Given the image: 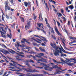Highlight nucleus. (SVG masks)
<instances>
[{"label":"nucleus","instance_id":"1","mask_svg":"<svg viewBox=\"0 0 76 76\" xmlns=\"http://www.w3.org/2000/svg\"><path fill=\"white\" fill-rule=\"evenodd\" d=\"M5 11H7V9L8 10H10V8L8 6V1L5 2Z\"/></svg>","mask_w":76,"mask_h":76},{"label":"nucleus","instance_id":"2","mask_svg":"<svg viewBox=\"0 0 76 76\" xmlns=\"http://www.w3.org/2000/svg\"><path fill=\"white\" fill-rule=\"evenodd\" d=\"M41 65H42L43 66H45V67H44V69H45V70H48V71H52L50 69H48V67H49V66H47V64H44V63H40Z\"/></svg>","mask_w":76,"mask_h":76},{"label":"nucleus","instance_id":"3","mask_svg":"<svg viewBox=\"0 0 76 76\" xmlns=\"http://www.w3.org/2000/svg\"><path fill=\"white\" fill-rule=\"evenodd\" d=\"M26 71L29 73H32V72H39L38 70H32L30 68H27L26 69Z\"/></svg>","mask_w":76,"mask_h":76},{"label":"nucleus","instance_id":"4","mask_svg":"<svg viewBox=\"0 0 76 76\" xmlns=\"http://www.w3.org/2000/svg\"><path fill=\"white\" fill-rule=\"evenodd\" d=\"M50 45H51V47L54 48L56 50H58L59 48H60L59 47L57 46L56 45V44L55 43L53 44L52 43H50Z\"/></svg>","mask_w":76,"mask_h":76},{"label":"nucleus","instance_id":"5","mask_svg":"<svg viewBox=\"0 0 76 76\" xmlns=\"http://www.w3.org/2000/svg\"><path fill=\"white\" fill-rule=\"evenodd\" d=\"M60 53L61 54L62 53V52L61 50H60L58 49L56 50L55 51L54 53V55L55 56H59V53Z\"/></svg>","mask_w":76,"mask_h":76},{"label":"nucleus","instance_id":"6","mask_svg":"<svg viewBox=\"0 0 76 76\" xmlns=\"http://www.w3.org/2000/svg\"><path fill=\"white\" fill-rule=\"evenodd\" d=\"M34 36H35V37H38V38H40V39H42V41H46V42H47V41H48L45 38V37H44L42 36L39 37L38 36L36 35H34Z\"/></svg>","mask_w":76,"mask_h":76},{"label":"nucleus","instance_id":"7","mask_svg":"<svg viewBox=\"0 0 76 76\" xmlns=\"http://www.w3.org/2000/svg\"><path fill=\"white\" fill-rule=\"evenodd\" d=\"M54 28L55 29L56 32L58 35H61V34L60 33V32L58 30V29H57V26H55L54 27Z\"/></svg>","mask_w":76,"mask_h":76},{"label":"nucleus","instance_id":"8","mask_svg":"<svg viewBox=\"0 0 76 76\" xmlns=\"http://www.w3.org/2000/svg\"><path fill=\"white\" fill-rule=\"evenodd\" d=\"M27 24L28 25H26L25 27L26 30H27V28L29 29V27L31 26V25H30V22L28 21L27 22Z\"/></svg>","mask_w":76,"mask_h":76},{"label":"nucleus","instance_id":"9","mask_svg":"<svg viewBox=\"0 0 76 76\" xmlns=\"http://www.w3.org/2000/svg\"><path fill=\"white\" fill-rule=\"evenodd\" d=\"M26 63H28V62H29V63H34V62L32 60H28L26 61Z\"/></svg>","mask_w":76,"mask_h":76},{"label":"nucleus","instance_id":"10","mask_svg":"<svg viewBox=\"0 0 76 76\" xmlns=\"http://www.w3.org/2000/svg\"><path fill=\"white\" fill-rule=\"evenodd\" d=\"M7 50H8V51L10 52V53H15V51L13 50L12 49L8 48Z\"/></svg>","mask_w":76,"mask_h":76},{"label":"nucleus","instance_id":"11","mask_svg":"<svg viewBox=\"0 0 76 76\" xmlns=\"http://www.w3.org/2000/svg\"><path fill=\"white\" fill-rule=\"evenodd\" d=\"M53 61L54 62V63H58V64H61V63L62 64V63L61 62H57V60H55L54 59H53Z\"/></svg>","mask_w":76,"mask_h":76},{"label":"nucleus","instance_id":"12","mask_svg":"<svg viewBox=\"0 0 76 76\" xmlns=\"http://www.w3.org/2000/svg\"><path fill=\"white\" fill-rule=\"evenodd\" d=\"M66 63L68 64V65H69V66H72L74 65V64H73V63H69L67 62H66Z\"/></svg>","mask_w":76,"mask_h":76},{"label":"nucleus","instance_id":"13","mask_svg":"<svg viewBox=\"0 0 76 76\" xmlns=\"http://www.w3.org/2000/svg\"><path fill=\"white\" fill-rule=\"evenodd\" d=\"M19 44H20V42H17V44H15V47H16L17 48H18V47L19 46Z\"/></svg>","mask_w":76,"mask_h":76},{"label":"nucleus","instance_id":"14","mask_svg":"<svg viewBox=\"0 0 76 76\" xmlns=\"http://www.w3.org/2000/svg\"><path fill=\"white\" fill-rule=\"evenodd\" d=\"M56 73H57L58 74H60V73H63V72L62 71H61L58 70H56Z\"/></svg>","mask_w":76,"mask_h":76},{"label":"nucleus","instance_id":"15","mask_svg":"<svg viewBox=\"0 0 76 76\" xmlns=\"http://www.w3.org/2000/svg\"><path fill=\"white\" fill-rule=\"evenodd\" d=\"M68 7L69 8V9H70L71 10H72V9H73L74 8L73 6L72 5L69 6Z\"/></svg>","mask_w":76,"mask_h":76},{"label":"nucleus","instance_id":"16","mask_svg":"<svg viewBox=\"0 0 76 76\" xmlns=\"http://www.w3.org/2000/svg\"><path fill=\"white\" fill-rule=\"evenodd\" d=\"M0 29H2V31H3V32H4V33H5V34L6 33V31H4V28H3V27H1L0 28Z\"/></svg>","mask_w":76,"mask_h":76},{"label":"nucleus","instance_id":"17","mask_svg":"<svg viewBox=\"0 0 76 76\" xmlns=\"http://www.w3.org/2000/svg\"><path fill=\"white\" fill-rule=\"evenodd\" d=\"M32 76H42V74H32Z\"/></svg>","mask_w":76,"mask_h":76},{"label":"nucleus","instance_id":"18","mask_svg":"<svg viewBox=\"0 0 76 76\" xmlns=\"http://www.w3.org/2000/svg\"><path fill=\"white\" fill-rule=\"evenodd\" d=\"M38 26H39V28H41V26H43V24L41 23H39L38 24Z\"/></svg>","mask_w":76,"mask_h":76},{"label":"nucleus","instance_id":"19","mask_svg":"<svg viewBox=\"0 0 76 76\" xmlns=\"http://www.w3.org/2000/svg\"><path fill=\"white\" fill-rule=\"evenodd\" d=\"M23 40H21V43H24L25 42H26V39H23Z\"/></svg>","mask_w":76,"mask_h":76},{"label":"nucleus","instance_id":"20","mask_svg":"<svg viewBox=\"0 0 76 76\" xmlns=\"http://www.w3.org/2000/svg\"><path fill=\"white\" fill-rule=\"evenodd\" d=\"M71 60H74L75 61H71V62H73L74 63H76V59L75 58L71 59Z\"/></svg>","mask_w":76,"mask_h":76},{"label":"nucleus","instance_id":"21","mask_svg":"<svg viewBox=\"0 0 76 76\" xmlns=\"http://www.w3.org/2000/svg\"><path fill=\"white\" fill-rule=\"evenodd\" d=\"M57 14L58 17L60 16H63V15H62V14H61L60 13H58V12Z\"/></svg>","mask_w":76,"mask_h":76},{"label":"nucleus","instance_id":"22","mask_svg":"<svg viewBox=\"0 0 76 76\" xmlns=\"http://www.w3.org/2000/svg\"><path fill=\"white\" fill-rule=\"evenodd\" d=\"M0 45L2 46V47H4V48H7L4 44H2V45L0 44Z\"/></svg>","mask_w":76,"mask_h":76},{"label":"nucleus","instance_id":"23","mask_svg":"<svg viewBox=\"0 0 76 76\" xmlns=\"http://www.w3.org/2000/svg\"><path fill=\"white\" fill-rule=\"evenodd\" d=\"M24 3L26 7H27L28 6V3L26 2H24Z\"/></svg>","mask_w":76,"mask_h":76},{"label":"nucleus","instance_id":"24","mask_svg":"<svg viewBox=\"0 0 76 76\" xmlns=\"http://www.w3.org/2000/svg\"><path fill=\"white\" fill-rule=\"evenodd\" d=\"M33 16H34V17H33L34 20H35V19H37V16H36L35 15V14H33Z\"/></svg>","mask_w":76,"mask_h":76},{"label":"nucleus","instance_id":"25","mask_svg":"<svg viewBox=\"0 0 76 76\" xmlns=\"http://www.w3.org/2000/svg\"><path fill=\"white\" fill-rule=\"evenodd\" d=\"M38 55H39V56H44V54L42 53H39Z\"/></svg>","mask_w":76,"mask_h":76},{"label":"nucleus","instance_id":"26","mask_svg":"<svg viewBox=\"0 0 76 76\" xmlns=\"http://www.w3.org/2000/svg\"><path fill=\"white\" fill-rule=\"evenodd\" d=\"M1 35L2 37H3V38H4L6 39V35H5L4 34H1Z\"/></svg>","mask_w":76,"mask_h":76},{"label":"nucleus","instance_id":"27","mask_svg":"<svg viewBox=\"0 0 76 76\" xmlns=\"http://www.w3.org/2000/svg\"><path fill=\"white\" fill-rule=\"evenodd\" d=\"M52 38H53V39H55V40L56 39V37H55V36H54L53 35H52Z\"/></svg>","mask_w":76,"mask_h":76},{"label":"nucleus","instance_id":"28","mask_svg":"<svg viewBox=\"0 0 76 76\" xmlns=\"http://www.w3.org/2000/svg\"><path fill=\"white\" fill-rule=\"evenodd\" d=\"M21 19L22 21L23 22H25V20H24V18H21Z\"/></svg>","mask_w":76,"mask_h":76},{"label":"nucleus","instance_id":"29","mask_svg":"<svg viewBox=\"0 0 76 76\" xmlns=\"http://www.w3.org/2000/svg\"><path fill=\"white\" fill-rule=\"evenodd\" d=\"M61 61H62V62H63V63H66V61H64V60L63 59H62L61 58Z\"/></svg>","mask_w":76,"mask_h":76},{"label":"nucleus","instance_id":"30","mask_svg":"<svg viewBox=\"0 0 76 76\" xmlns=\"http://www.w3.org/2000/svg\"><path fill=\"white\" fill-rule=\"evenodd\" d=\"M45 60L44 58H42V59H41V61H43V62H45Z\"/></svg>","mask_w":76,"mask_h":76},{"label":"nucleus","instance_id":"31","mask_svg":"<svg viewBox=\"0 0 76 76\" xmlns=\"http://www.w3.org/2000/svg\"><path fill=\"white\" fill-rule=\"evenodd\" d=\"M4 52H5V53H6V54H10V53L7 50H4Z\"/></svg>","mask_w":76,"mask_h":76},{"label":"nucleus","instance_id":"32","mask_svg":"<svg viewBox=\"0 0 76 76\" xmlns=\"http://www.w3.org/2000/svg\"><path fill=\"white\" fill-rule=\"evenodd\" d=\"M26 57H28V58H31V57H32V55H26Z\"/></svg>","mask_w":76,"mask_h":76},{"label":"nucleus","instance_id":"33","mask_svg":"<svg viewBox=\"0 0 76 76\" xmlns=\"http://www.w3.org/2000/svg\"><path fill=\"white\" fill-rule=\"evenodd\" d=\"M57 22L58 26H60V23L57 21Z\"/></svg>","mask_w":76,"mask_h":76},{"label":"nucleus","instance_id":"34","mask_svg":"<svg viewBox=\"0 0 76 76\" xmlns=\"http://www.w3.org/2000/svg\"><path fill=\"white\" fill-rule=\"evenodd\" d=\"M58 66L57 65H54L53 66V69H57V68Z\"/></svg>","mask_w":76,"mask_h":76},{"label":"nucleus","instance_id":"35","mask_svg":"<svg viewBox=\"0 0 76 76\" xmlns=\"http://www.w3.org/2000/svg\"><path fill=\"white\" fill-rule=\"evenodd\" d=\"M26 65H27V66H28L29 67H31V66H30V64H29L28 63H26Z\"/></svg>","mask_w":76,"mask_h":76},{"label":"nucleus","instance_id":"36","mask_svg":"<svg viewBox=\"0 0 76 76\" xmlns=\"http://www.w3.org/2000/svg\"><path fill=\"white\" fill-rule=\"evenodd\" d=\"M45 20L46 22V24H48V22H47V21H48V20H47V19L45 18Z\"/></svg>","mask_w":76,"mask_h":76},{"label":"nucleus","instance_id":"37","mask_svg":"<svg viewBox=\"0 0 76 76\" xmlns=\"http://www.w3.org/2000/svg\"><path fill=\"white\" fill-rule=\"evenodd\" d=\"M63 19H64V21H66V18L65 17H63Z\"/></svg>","mask_w":76,"mask_h":76},{"label":"nucleus","instance_id":"38","mask_svg":"<svg viewBox=\"0 0 76 76\" xmlns=\"http://www.w3.org/2000/svg\"><path fill=\"white\" fill-rule=\"evenodd\" d=\"M41 31L43 32V33H44V34H46V32L45 31L42 29H41Z\"/></svg>","mask_w":76,"mask_h":76},{"label":"nucleus","instance_id":"39","mask_svg":"<svg viewBox=\"0 0 76 76\" xmlns=\"http://www.w3.org/2000/svg\"><path fill=\"white\" fill-rule=\"evenodd\" d=\"M3 70H2L1 72H0V76L3 74Z\"/></svg>","mask_w":76,"mask_h":76},{"label":"nucleus","instance_id":"40","mask_svg":"<svg viewBox=\"0 0 76 76\" xmlns=\"http://www.w3.org/2000/svg\"><path fill=\"white\" fill-rule=\"evenodd\" d=\"M36 2L37 6H38V1H37V0H36Z\"/></svg>","mask_w":76,"mask_h":76},{"label":"nucleus","instance_id":"41","mask_svg":"<svg viewBox=\"0 0 76 76\" xmlns=\"http://www.w3.org/2000/svg\"><path fill=\"white\" fill-rule=\"evenodd\" d=\"M17 74H18V75H25V74L22 73H17Z\"/></svg>","mask_w":76,"mask_h":76},{"label":"nucleus","instance_id":"42","mask_svg":"<svg viewBox=\"0 0 76 76\" xmlns=\"http://www.w3.org/2000/svg\"><path fill=\"white\" fill-rule=\"evenodd\" d=\"M41 51H43V52H45V50L44 49H42Z\"/></svg>","mask_w":76,"mask_h":76},{"label":"nucleus","instance_id":"43","mask_svg":"<svg viewBox=\"0 0 76 76\" xmlns=\"http://www.w3.org/2000/svg\"><path fill=\"white\" fill-rule=\"evenodd\" d=\"M19 46L20 47H25V45L23 44L22 45H19Z\"/></svg>","mask_w":76,"mask_h":76},{"label":"nucleus","instance_id":"44","mask_svg":"<svg viewBox=\"0 0 76 76\" xmlns=\"http://www.w3.org/2000/svg\"><path fill=\"white\" fill-rule=\"evenodd\" d=\"M61 12L62 13H63L64 12V10H63V8L61 9Z\"/></svg>","mask_w":76,"mask_h":76},{"label":"nucleus","instance_id":"45","mask_svg":"<svg viewBox=\"0 0 76 76\" xmlns=\"http://www.w3.org/2000/svg\"><path fill=\"white\" fill-rule=\"evenodd\" d=\"M64 42H65V40H64V39L62 41V43L64 45H65V43H64Z\"/></svg>","mask_w":76,"mask_h":76},{"label":"nucleus","instance_id":"46","mask_svg":"<svg viewBox=\"0 0 76 76\" xmlns=\"http://www.w3.org/2000/svg\"><path fill=\"white\" fill-rule=\"evenodd\" d=\"M73 58H70V59H68V60L67 61H72V60H71V59H73Z\"/></svg>","mask_w":76,"mask_h":76},{"label":"nucleus","instance_id":"47","mask_svg":"<svg viewBox=\"0 0 76 76\" xmlns=\"http://www.w3.org/2000/svg\"><path fill=\"white\" fill-rule=\"evenodd\" d=\"M0 54H1V55L3 57H4V58H5L6 59L7 58H6V57L4 56L3 55V54H2V53H1Z\"/></svg>","mask_w":76,"mask_h":76},{"label":"nucleus","instance_id":"48","mask_svg":"<svg viewBox=\"0 0 76 76\" xmlns=\"http://www.w3.org/2000/svg\"><path fill=\"white\" fill-rule=\"evenodd\" d=\"M73 43H74V42H73V41L72 42H70L69 43V44L70 45H71V44H73Z\"/></svg>","mask_w":76,"mask_h":76},{"label":"nucleus","instance_id":"49","mask_svg":"<svg viewBox=\"0 0 76 76\" xmlns=\"http://www.w3.org/2000/svg\"><path fill=\"white\" fill-rule=\"evenodd\" d=\"M34 48L35 50H36V51H39V50H38V49L37 48H36V47H34Z\"/></svg>","mask_w":76,"mask_h":76},{"label":"nucleus","instance_id":"50","mask_svg":"<svg viewBox=\"0 0 76 76\" xmlns=\"http://www.w3.org/2000/svg\"><path fill=\"white\" fill-rule=\"evenodd\" d=\"M69 38L70 39H74V38L73 37H72V36H71V37H69Z\"/></svg>","mask_w":76,"mask_h":76},{"label":"nucleus","instance_id":"51","mask_svg":"<svg viewBox=\"0 0 76 76\" xmlns=\"http://www.w3.org/2000/svg\"><path fill=\"white\" fill-rule=\"evenodd\" d=\"M48 69H50V70H53V69H54V68L53 67H49Z\"/></svg>","mask_w":76,"mask_h":76},{"label":"nucleus","instance_id":"52","mask_svg":"<svg viewBox=\"0 0 76 76\" xmlns=\"http://www.w3.org/2000/svg\"><path fill=\"white\" fill-rule=\"evenodd\" d=\"M33 45H34V46H35V45H37V44L35 43H33Z\"/></svg>","mask_w":76,"mask_h":76},{"label":"nucleus","instance_id":"53","mask_svg":"<svg viewBox=\"0 0 76 76\" xmlns=\"http://www.w3.org/2000/svg\"><path fill=\"white\" fill-rule=\"evenodd\" d=\"M7 58H9V60H13V59L12 58H9L8 57H7Z\"/></svg>","mask_w":76,"mask_h":76},{"label":"nucleus","instance_id":"54","mask_svg":"<svg viewBox=\"0 0 76 76\" xmlns=\"http://www.w3.org/2000/svg\"><path fill=\"white\" fill-rule=\"evenodd\" d=\"M7 36L9 37V38H11V37L8 34H7Z\"/></svg>","mask_w":76,"mask_h":76},{"label":"nucleus","instance_id":"55","mask_svg":"<svg viewBox=\"0 0 76 76\" xmlns=\"http://www.w3.org/2000/svg\"><path fill=\"white\" fill-rule=\"evenodd\" d=\"M17 59L18 60V61H20V60H22V59H19L18 58H17Z\"/></svg>","mask_w":76,"mask_h":76},{"label":"nucleus","instance_id":"56","mask_svg":"<svg viewBox=\"0 0 76 76\" xmlns=\"http://www.w3.org/2000/svg\"><path fill=\"white\" fill-rule=\"evenodd\" d=\"M6 18H7V19H9V17L7 15H6Z\"/></svg>","mask_w":76,"mask_h":76},{"label":"nucleus","instance_id":"57","mask_svg":"<svg viewBox=\"0 0 76 76\" xmlns=\"http://www.w3.org/2000/svg\"><path fill=\"white\" fill-rule=\"evenodd\" d=\"M2 19L3 21H4V17H3V15L2 16Z\"/></svg>","mask_w":76,"mask_h":76},{"label":"nucleus","instance_id":"58","mask_svg":"<svg viewBox=\"0 0 76 76\" xmlns=\"http://www.w3.org/2000/svg\"><path fill=\"white\" fill-rule=\"evenodd\" d=\"M67 69H65L64 70H62V69H61V71H66V70H67Z\"/></svg>","mask_w":76,"mask_h":76},{"label":"nucleus","instance_id":"59","mask_svg":"<svg viewBox=\"0 0 76 76\" xmlns=\"http://www.w3.org/2000/svg\"><path fill=\"white\" fill-rule=\"evenodd\" d=\"M25 49V48H22V50H23V51H24V50Z\"/></svg>","mask_w":76,"mask_h":76},{"label":"nucleus","instance_id":"60","mask_svg":"<svg viewBox=\"0 0 76 76\" xmlns=\"http://www.w3.org/2000/svg\"><path fill=\"white\" fill-rule=\"evenodd\" d=\"M47 26L50 29L51 28V27H50V25L48 24V25Z\"/></svg>","mask_w":76,"mask_h":76},{"label":"nucleus","instance_id":"61","mask_svg":"<svg viewBox=\"0 0 76 76\" xmlns=\"http://www.w3.org/2000/svg\"><path fill=\"white\" fill-rule=\"evenodd\" d=\"M26 42L28 44H30V42H28V41H27V40H26Z\"/></svg>","mask_w":76,"mask_h":76},{"label":"nucleus","instance_id":"62","mask_svg":"<svg viewBox=\"0 0 76 76\" xmlns=\"http://www.w3.org/2000/svg\"><path fill=\"white\" fill-rule=\"evenodd\" d=\"M74 19L75 21V22H76V16H75Z\"/></svg>","mask_w":76,"mask_h":76},{"label":"nucleus","instance_id":"63","mask_svg":"<svg viewBox=\"0 0 76 76\" xmlns=\"http://www.w3.org/2000/svg\"><path fill=\"white\" fill-rule=\"evenodd\" d=\"M65 10H66V12H67V10H68V7H66Z\"/></svg>","mask_w":76,"mask_h":76},{"label":"nucleus","instance_id":"64","mask_svg":"<svg viewBox=\"0 0 76 76\" xmlns=\"http://www.w3.org/2000/svg\"><path fill=\"white\" fill-rule=\"evenodd\" d=\"M42 46H45V45L44 44L42 43Z\"/></svg>","mask_w":76,"mask_h":76}]
</instances>
